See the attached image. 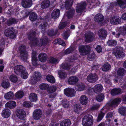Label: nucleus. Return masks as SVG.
Here are the masks:
<instances>
[{
	"mask_svg": "<svg viewBox=\"0 0 126 126\" xmlns=\"http://www.w3.org/2000/svg\"><path fill=\"white\" fill-rule=\"evenodd\" d=\"M48 41V38L47 37H43L40 39L36 38L33 41H31L30 44L32 46L36 45L41 47L46 45Z\"/></svg>",
	"mask_w": 126,
	"mask_h": 126,
	"instance_id": "f257e3e1",
	"label": "nucleus"
},
{
	"mask_svg": "<svg viewBox=\"0 0 126 126\" xmlns=\"http://www.w3.org/2000/svg\"><path fill=\"white\" fill-rule=\"evenodd\" d=\"M82 122L83 126H91L93 122V117L90 114L86 115L83 118Z\"/></svg>",
	"mask_w": 126,
	"mask_h": 126,
	"instance_id": "f03ea898",
	"label": "nucleus"
},
{
	"mask_svg": "<svg viewBox=\"0 0 126 126\" xmlns=\"http://www.w3.org/2000/svg\"><path fill=\"white\" fill-rule=\"evenodd\" d=\"M14 32V28L13 27H11L5 30L4 34L6 36L9 37L11 39H13L16 37Z\"/></svg>",
	"mask_w": 126,
	"mask_h": 126,
	"instance_id": "7ed1b4c3",
	"label": "nucleus"
},
{
	"mask_svg": "<svg viewBox=\"0 0 126 126\" xmlns=\"http://www.w3.org/2000/svg\"><path fill=\"white\" fill-rule=\"evenodd\" d=\"M85 41L87 42H90L92 41L95 38V35L92 32H89L85 34Z\"/></svg>",
	"mask_w": 126,
	"mask_h": 126,
	"instance_id": "20e7f679",
	"label": "nucleus"
},
{
	"mask_svg": "<svg viewBox=\"0 0 126 126\" xmlns=\"http://www.w3.org/2000/svg\"><path fill=\"white\" fill-rule=\"evenodd\" d=\"M64 94L67 96L72 97L74 96L75 94V91L72 88H67L64 90Z\"/></svg>",
	"mask_w": 126,
	"mask_h": 126,
	"instance_id": "39448f33",
	"label": "nucleus"
},
{
	"mask_svg": "<svg viewBox=\"0 0 126 126\" xmlns=\"http://www.w3.org/2000/svg\"><path fill=\"white\" fill-rule=\"evenodd\" d=\"M42 111L40 109H36L33 112V117L35 120H39L42 117Z\"/></svg>",
	"mask_w": 126,
	"mask_h": 126,
	"instance_id": "423d86ee",
	"label": "nucleus"
},
{
	"mask_svg": "<svg viewBox=\"0 0 126 126\" xmlns=\"http://www.w3.org/2000/svg\"><path fill=\"white\" fill-rule=\"evenodd\" d=\"M98 79V76L95 73H91L87 78V81L89 82L94 83L96 82Z\"/></svg>",
	"mask_w": 126,
	"mask_h": 126,
	"instance_id": "0eeeda50",
	"label": "nucleus"
},
{
	"mask_svg": "<svg viewBox=\"0 0 126 126\" xmlns=\"http://www.w3.org/2000/svg\"><path fill=\"white\" fill-rule=\"evenodd\" d=\"M86 4L85 2H82L78 4L76 8V11L78 13L83 12V10L86 7Z\"/></svg>",
	"mask_w": 126,
	"mask_h": 126,
	"instance_id": "6e6552de",
	"label": "nucleus"
},
{
	"mask_svg": "<svg viewBox=\"0 0 126 126\" xmlns=\"http://www.w3.org/2000/svg\"><path fill=\"white\" fill-rule=\"evenodd\" d=\"M25 70V68L22 66L17 65L15 66L14 68V71L15 73L19 75L21 73Z\"/></svg>",
	"mask_w": 126,
	"mask_h": 126,
	"instance_id": "1a4fd4ad",
	"label": "nucleus"
},
{
	"mask_svg": "<svg viewBox=\"0 0 126 126\" xmlns=\"http://www.w3.org/2000/svg\"><path fill=\"white\" fill-rule=\"evenodd\" d=\"M123 49L122 48L118 47L115 48L112 51V54L115 55H124Z\"/></svg>",
	"mask_w": 126,
	"mask_h": 126,
	"instance_id": "9d476101",
	"label": "nucleus"
},
{
	"mask_svg": "<svg viewBox=\"0 0 126 126\" xmlns=\"http://www.w3.org/2000/svg\"><path fill=\"white\" fill-rule=\"evenodd\" d=\"M32 4V0H22L21 2L22 5L25 8L30 7Z\"/></svg>",
	"mask_w": 126,
	"mask_h": 126,
	"instance_id": "9b49d317",
	"label": "nucleus"
},
{
	"mask_svg": "<svg viewBox=\"0 0 126 126\" xmlns=\"http://www.w3.org/2000/svg\"><path fill=\"white\" fill-rule=\"evenodd\" d=\"M16 114L17 117L20 119H23L25 117V112L24 111L21 109L17 110L16 111Z\"/></svg>",
	"mask_w": 126,
	"mask_h": 126,
	"instance_id": "f8f14e48",
	"label": "nucleus"
},
{
	"mask_svg": "<svg viewBox=\"0 0 126 126\" xmlns=\"http://www.w3.org/2000/svg\"><path fill=\"white\" fill-rule=\"evenodd\" d=\"M107 31L103 29H100L98 31V34L99 37L101 39H104L107 35Z\"/></svg>",
	"mask_w": 126,
	"mask_h": 126,
	"instance_id": "ddd939ff",
	"label": "nucleus"
},
{
	"mask_svg": "<svg viewBox=\"0 0 126 126\" xmlns=\"http://www.w3.org/2000/svg\"><path fill=\"white\" fill-rule=\"evenodd\" d=\"M79 79L76 76H72L70 77L68 80V83L71 85L75 84L78 81Z\"/></svg>",
	"mask_w": 126,
	"mask_h": 126,
	"instance_id": "4468645a",
	"label": "nucleus"
},
{
	"mask_svg": "<svg viewBox=\"0 0 126 126\" xmlns=\"http://www.w3.org/2000/svg\"><path fill=\"white\" fill-rule=\"evenodd\" d=\"M120 18L115 16L111 17L110 20V23L113 24H117L120 23Z\"/></svg>",
	"mask_w": 126,
	"mask_h": 126,
	"instance_id": "2eb2a0df",
	"label": "nucleus"
},
{
	"mask_svg": "<svg viewBox=\"0 0 126 126\" xmlns=\"http://www.w3.org/2000/svg\"><path fill=\"white\" fill-rule=\"evenodd\" d=\"M103 87L100 84H97L94 87L93 91L95 93H97L101 92L103 90Z\"/></svg>",
	"mask_w": 126,
	"mask_h": 126,
	"instance_id": "dca6fc26",
	"label": "nucleus"
},
{
	"mask_svg": "<svg viewBox=\"0 0 126 126\" xmlns=\"http://www.w3.org/2000/svg\"><path fill=\"white\" fill-rule=\"evenodd\" d=\"M121 100V99L120 98H117L114 99L111 102L110 106L112 107L117 106Z\"/></svg>",
	"mask_w": 126,
	"mask_h": 126,
	"instance_id": "f3484780",
	"label": "nucleus"
},
{
	"mask_svg": "<svg viewBox=\"0 0 126 126\" xmlns=\"http://www.w3.org/2000/svg\"><path fill=\"white\" fill-rule=\"evenodd\" d=\"M80 103L84 105H86L87 103L88 99L87 97L85 95H82L80 97L79 99Z\"/></svg>",
	"mask_w": 126,
	"mask_h": 126,
	"instance_id": "a211bd4d",
	"label": "nucleus"
},
{
	"mask_svg": "<svg viewBox=\"0 0 126 126\" xmlns=\"http://www.w3.org/2000/svg\"><path fill=\"white\" fill-rule=\"evenodd\" d=\"M1 114L2 116L5 118H8L11 114L10 110L8 109H4L2 112Z\"/></svg>",
	"mask_w": 126,
	"mask_h": 126,
	"instance_id": "6ab92c4d",
	"label": "nucleus"
},
{
	"mask_svg": "<svg viewBox=\"0 0 126 126\" xmlns=\"http://www.w3.org/2000/svg\"><path fill=\"white\" fill-rule=\"evenodd\" d=\"M16 102L14 101H10L7 102L5 105V106L10 109L14 108L16 106Z\"/></svg>",
	"mask_w": 126,
	"mask_h": 126,
	"instance_id": "aec40b11",
	"label": "nucleus"
},
{
	"mask_svg": "<svg viewBox=\"0 0 126 126\" xmlns=\"http://www.w3.org/2000/svg\"><path fill=\"white\" fill-rule=\"evenodd\" d=\"M26 47L25 45H21L19 48V50L20 53L22 55H26L28 54V53L25 50Z\"/></svg>",
	"mask_w": 126,
	"mask_h": 126,
	"instance_id": "412c9836",
	"label": "nucleus"
},
{
	"mask_svg": "<svg viewBox=\"0 0 126 126\" xmlns=\"http://www.w3.org/2000/svg\"><path fill=\"white\" fill-rule=\"evenodd\" d=\"M60 10L59 9H54L51 14L52 18H56L58 17L60 14Z\"/></svg>",
	"mask_w": 126,
	"mask_h": 126,
	"instance_id": "4be33fe9",
	"label": "nucleus"
},
{
	"mask_svg": "<svg viewBox=\"0 0 126 126\" xmlns=\"http://www.w3.org/2000/svg\"><path fill=\"white\" fill-rule=\"evenodd\" d=\"M104 19L103 16L101 14H99L95 16L94 19L95 22H99L102 21Z\"/></svg>",
	"mask_w": 126,
	"mask_h": 126,
	"instance_id": "5701e85b",
	"label": "nucleus"
},
{
	"mask_svg": "<svg viewBox=\"0 0 126 126\" xmlns=\"http://www.w3.org/2000/svg\"><path fill=\"white\" fill-rule=\"evenodd\" d=\"M50 4V2L49 0H45L41 4V7L43 9H45L48 8Z\"/></svg>",
	"mask_w": 126,
	"mask_h": 126,
	"instance_id": "b1692460",
	"label": "nucleus"
},
{
	"mask_svg": "<svg viewBox=\"0 0 126 126\" xmlns=\"http://www.w3.org/2000/svg\"><path fill=\"white\" fill-rule=\"evenodd\" d=\"M32 63L34 66H37L39 64L38 60L36 56H32Z\"/></svg>",
	"mask_w": 126,
	"mask_h": 126,
	"instance_id": "393cba45",
	"label": "nucleus"
},
{
	"mask_svg": "<svg viewBox=\"0 0 126 126\" xmlns=\"http://www.w3.org/2000/svg\"><path fill=\"white\" fill-rule=\"evenodd\" d=\"M121 90L120 88H115L112 89L110 93L112 95H116L121 94Z\"/></svg>",
	"mask_w": 126,
	"mask_h": 126,
	"instance_id": "a878e982",
	"label": "nucleus"
},
{
	"mask_svg": "<svg viewBox=\"0 0 126 126\" xmlns=\"http://www.w3.org/2000/svg\"><path fill=\"white\" fill-rule=\"evenodd\" d=\"M73 3V0H66L65 2V6L67 9L71 8Z\"/></svg>",
	"mask_w": 126,
	"mask_h": 126,
	"instance_id": "bb28decb",
	"label": "nucleus"
},
{
	"mask_svg": "<svg viewBox=\"0 0 126 126\" xmlns=\"http://www.w3.org/2000/svg\"><path fill=\"white\" fill-rule=\"evenodd\" d=\"M117 1L121 8H123L126 7V0H117Z\"/></svg>",
	"mask_w": 126,
	"mask_h": 126,
	"instance_id": "cd10ccee",
	"label": "nucleus"
},
{
	"mask_svg": "<svg viewBox=\"0 0 126 126\" xmlns=\"http://www.w3.org/2000/svg\"><path fill=\"white\" fill-rule=\"evenodd\" d=\"M37 95L34 93H32L30 94L29 96V98L32 102H36L37 100Z\"/></svg>",
	"mask_w": 126,
	"mask_h": 126,
	"instance_id": "c85d7f7f",
	"label": "nucleus"
},
{
	"mask_svg": "<svg viewBox=\"0 0 126 126\" xmlns=\"http://www.w3.org/2000/svg\"><path fill=\"white\" fill-rule=\"evenodd\" d=\"M36 35V33L35 31H32L28 35V38L31 41V42L33 41L36 38L35 37Z\"/></svg>",
	"mask_w": 126,
	"mask_h": 126,
	"instance_id": "c756f323",
	"label": "nucleus"
},
{
	"mask_svg": "<svg viewBox=\"0 0 126 126\" xmlns=\"http://www.w3.org/2000/svg\"><path fill=\"white\" fill-rule=\"evenodd\" d=\"M14 96L13 93L12 92H10L6 93L4 95V97L6 99H12Z\"/></svg>",
	"mask_w": 126,
	"mask_h": 126,
	"instance_id": "7c9ffc66",
	"label": "nucleus"
},
{
	"mask_svg": "<svg viewBox=\"0 0 126 126\" xmlns=\"http://www.w3.org/2000/svg\"><path fill=\"white\" fill-rule=\"evenodd\" d=\"M89 48L87 46H81L79 48V52L81 53H85L89 50Z\"/></svg>",
	"mask_w": 126,
	"mask_h": 126,
	"instance_id": "2f4dec72",
	"label": "nucleus"
},
{
	"mask_svg": "<svg viewBox=\"0 0 126 126\" xmlns=\"http://www.w3.org/2000/svg\"><path fill=\"white\" fill-rule=\"evenodd\" d=\"M57 89V87L55 86L52 85L49 87L47 89V92L49 93H52L55 92Z\"/></svg>",
	"mask_w": 126,
	"mask_h": 126,
	"instance_id": "473e14b6",
	"label": "nucleus"
},
{
	"mask_svg": "<svg viewBox=\"0 0 126 126\" xmlns=\"http://www.w3.org/2000/svg\"><path fill=\"white\" fill-rule=\"evenodd\" d=\"M70 66L71 65L69 64L63 63L61 65L60 67L62 69L67 70L70 69Z\"/></svg>",
	"mask_w": 126,
	"mask_h": 126,
	"instance_id": "72a5a7b5",
	"label": "nucleus"
},
{
	"mask_svg": "<svg viewBox=\"0 0 126 126\" xmlns=\"http://www.w3.org/2000/svg\"><path fill=\"white\" fill-rule=\"evenodd\" d=\"M75 12V10L72 9L66 13L65 15H66L68 18H70L73 17L74 14Z\"/></svg>",
	"mask_w": 126,
	"mask_h": 126,
	"instance_id": "f704fd0d",
	"label": "nucleus"
},
{
	"mask_svg": "<svg viewBox=\"0 0 126 126\" xmlns=\"http://www.w3.org/2000/svg\"><path fill=\"white\" fill-rule=\"evenodd\" d=\"M17 23V21L15 19L13 18H10L6 22V24L8 26H10L13 24Z\"/></svg>",
	"mask_w": 126,
	"mask_h": 126,
	"instance_id": "c9c22d12",
	"label": "nucleus"
},
{
	"mask_svg": "<svg viewBox=\"0 0 126 126\" xmlns=\"http://www.w3.org/2000/svg\"><path fill=\"white\" fill-rule=\"evenodd\" d=\"M71 123L69 119H66L60 123L61 126H69L70 125Z\"/></svg>",
	"mask_w": 126,
	"mask_h": 126,
	"instance_id": "e433bc0d",
	"label": "nucleus"
},
{
	"mask_svg": "<svg viewBox=\"0 0 126 126\" xmlns=\"http://www.w3.org/2000/svg\"><path fill=\"white\" fill-rule=\"evenodd\" d=\"M126 71L123 68H120L117 70V73L118 75L120 76H123L126 73Z\"/></svg>",
	"mask_w": 126,
	"mask_h": 126,
	"instance_id": "4c0bfd02",
	"label": "nucleus"
},
{
	"mask_svg": "<svg viewBox=\"0 0 126 126\" xmlns=\"http://www.w3.org/2000/svg\"><path fill=\"white\" fill-rule=\"evenodd\" d=\"M74 49L72 47H70L64 51L62 53H61L60 54L67 55L71 53L73 51Z\"/></svg>",
	"mask_w": 126,
	"mask_h": 126,
	"instance_id": "58836bf2",
	"label": "nucleus"
},
{
	"mask_svg": "<svg viewBox=\"0 0 126 126\" xmlns=\"http://www.w3.org/2000/svg\"><path fill=\"white\" fill-rule=\"evenodd\" d=\"M47 80L50 82L54 83L55 81V79L53 77L50 75H48L46 77Z\"/></svg>",
	"mask_w": 126,
	"mask_h": 126,
	"instance_id": "ea45409f",
	"label": "nucleus"
},
{
	"mask_svg": "<svg viewBox=\"0 0 126 126\" xmlns=\"http://www.w3.org/2000/svg\"><path fill=\"white\" fill-rule=\"evenodd\" d=\"M30 19L32 21H35L37 18V15L35 13H32L29 16Z\"/></svg>",
	"mask_w": 126,
	"mask_h": 126,
	"instance_id": "a19ab883",
	"label": "nucleus"
},
{
	"mask_svg": "<svg viewBox=\"0 0 126 126\" xmlns=\"http://www.w3.org/2000/svg\"><path fill=\"white\" fill-rule=\"evenodd\" d=\"M119 112L122 115H126V107H121L119 109Z\"/></svg>",
	"mask_w": 126,
	"mask_h": 126,
	"instance_id": "79ce46f5",
	"label": "nucleus"
},
{
	"mask_svg": "<svg viewBox=\"0 0 126 126\" xmlns=\"http://www.w3.org/2000/svg\"><path fill=\"white\" fill-rule=\"evenodd\" d=\"M107 44L108 46H116L117 44V42L114 40H108Z\"/></svg>",
	"mask_w": 126,
	"mask_h": 126,
	"instance_id": "37998d69",
	"label": "nucleus"
},
{
	"mask_svg": "<svg viewBox=\"0 0 126 126\" xmlns=\"http://www.w3.org/2000/svg\"><path fill=\"white\" fill-rule=\"evenodd\" d=\"M110 65L108 63H106L102 67V69L104 71H106L110 70Z\"/></svg>",
	"mask_w": 126,
	"mask_h": 126,
	"instance_id": "c03bdc74",
	"label": "nucleus"
},
{
	"mask_svg": "<svg viewBox=\"0 0 126 126\" xmlns=\"http://www.w3.org/2000/svg\"><path fill=\"white\" fill-rule=\"evenodd\" d=\"M104 96L102 94H100L97 95L96 97V100L98 102L102 101L104 99Z\"/></svg>",
	"mask_w": 126,
	"mask_h": 126,
	"instance_id": "a18cd8bd",
	"label": "nucleus"
},
{
	"mask_svg": "<svg viewBox=\"0 0 126 126\" xmlns=\"http://www.w3.org/2000/svg\"><path fill=\"white\" fill-rule=\"evenodd\" d=\"M84 85L82 83L78 84L76 86L77 90L79 91H82L84 90Z\"/></svg>",
	"mask_w": 126,
	"mask_h": 126,
	"instance_id": "49530a36",
	"label": "nucleus"
},
{
	"mask_svg": "<svg viewBox=\"0 0 126 126\" xmlns=\"http://www.w3.org/2000/svg\"><path fill=\"white\" fill-rule=\"evenodd\" d=\"M49 87V85L48 84L44 83L41 84L39 86L40 89L42 90H47Z\"/></svg>",
	"mask_w": 126,
	"mask_h": 126,
	"instance_id": "de8ad7c7",
	"label": "nucleus"
},
{
	"mask_svg": "<svg viewBox=\"0 0 126 126\" xmlns=\"http://www.w3.org/2000/svg\"><path fill=\"white\" fill-rule=\"evenodd\" d=\"M58 74L59 75V77L60 78L64 79L67 76L66 73L60 70L58 72Z\"/></svg>",
	"mask_w": 126,
	"mask_h": 126,
	"instance_id": "09e8293b",
	"label": "nucleus"
},
{
	"mask_svg": "<svg viewBox=\"0 0 126 126\" xmlns=\"http://www.w3.org/2000/svg\"><path fill=\"white\" fill-rule=\"evenodd\" d=\"M55 42L56 43H58L59 44L63 46H64L65 45V42L60 38L56 39L55 41Z\"/></svg>",
	"mask_w": 126,
	"mask_h": 126,
	"instance_id": "8fccbe9b",
	"label": "nucleus"
},
{
	"mask_svg": "<svg viewBox=\"0 0 126 126\" xmlns=\"http://www.w3.org/2000/svg\"><path fill=\"white\" fill-rule=\"evenodd\" d=\"M9 78L10 80L13 82L15 83L18 80L17 77L16 75H11L10 76Z\"/></svg>",
	"mask_w": 126,
	"mask_h": 126,
	"instance_id": "3c124183",
	"label": "nucleus"
},
{
	"mask_svg": "<svg viewBox=\"0 0 126 126\" xmlns=\"http://www.w3.org/2000/svg\"><path fill=\"white\" fill-rule=\"evenodd\" d=\"M2 85L4 88H7L10 86V83L9 81L8 80H6L3 81L2 83Z\"/></svg>",
	"mask_w": 126,
	"mask_h": 126,
	"instance_id": "603ef678",
	"label": "nucleus"
},
{
	"mask_svg": "<svg viewBox=\"0 0 126 126\" xmlns=\"http://www.w3.org/2000/svg\"><path fill=\"white\" fill-rule=\"evenodd\" d=\"M56 33L57 32H54L53 29L48 30L47 32L48 35L50 36H54Z\"/></svg>",
	"mask_w": 126,
	"mask_h": 126,
	"instance_id": "864d4df0",
	"label": "nucleus"
},
{
	"mask_svg": "<svg viewBox=\"0 0 126 126\" xmlns=\"http://www.w3.org/2000/svg\"><path fill=\"white\" fill-rule=\"evenodd\" d=\"M24 95V93L22 91H19L16 93L15 96L18 98H21Z\"/></svg>",
	"mask_w": 126,
	"mask_h": 126,
	"instance_id": "5fc2aeb1",
	"label": "nucleus"
},
{
	"mask_svg": "<svg viewBox=\"0 0 126 126\" xmlns=\"http://www.w3.org/2000/svg\"><path fill=\"white\" fill-rule=\"evenodd\" d=\"M59 59H56L53 57H51L49 59V61L50 63H57L59 61Z\"/></svg>",
	"mask_w": 126,
	"mask_h": 126,
	"instance_id": "6e6d98bb",
	"label": "nucleus"
},
{
	"mask_svg": "<svg viewBox=\"0 0 126 126\" xmlns=\"http://www.w3.org/2000/svg\"><path fill=\"white\" fill-rule=\"evenodd\" d=\"M46 26L47 23L46 22H44L43 24H42L39 25V27L42 30V31H43V33L44 32L45 30L46 29Z\"/></svg>",
	"mask_w": 126,
	"mask_h": 126,
	"instance_id": "4d7b16f0",
	"label": "nucleus"
},
{
	"mask_svg": "<svg viewBox=\"0 0 126 126\" xmlns=\"http://www.w3.org/2000/svg\"><path fill=\"white\" fill-rule=\"evenodd\" d=\"M39 58L40 61L44 62L46 61L47 57V56H39Z\"/></svg>",
	"mask_w": 126,
	"mask_h": 126,
	"instance_id": "13d9d810",
	"label": "nucleus"
},
{
	"mask_svg": "<svg viewBox=\"0 0 126 126\" xmlns=\"http://www.w3.org/2000/svg\"><path fill=\"white\" fill-rule=\"evenodd\" d=\"M62 104L63 107L66 108H67L69 105V102L66 100H62Z\"/></svg>",
	"mask_w": 126,
	"mask_h": 126,
	"instance_id": "bf43d9fd",
	"label": "nucleus"
},
{
	"mask_svg": "<svg viewBox=\"0 0 126 126\" xmlns=\"http://www.w3.org/2000/svg\"><path fill=\"white\" fill-rule=\"evenodd\" d=\"M105 115V113L101 112L98 115L97 121L98 122H99L103 118Z\"/></svg>",
	"mask_w": 126,
	"mask_h": 126,
	"instance_id": "052dcab7",
	"label": "nucleus"
},
{
	"mask_svg": "<svg viewBox=\"0 0 126 126\" xmlns=\"http://www.w3.org/2000/svg\"><path fill=\"white\" fill-rule=\"evenodd\" d=\"M21 77L24 79H26L28 76V73L25 71V70L21 74L19 75Z\"/></svg>",
	"mask_w": 126,
	"mask_h": 126,
	"instance_id": "680f3d73",
	"label": "nucleus"
},
{
	"mask_svg": "<svg viewBox=\"0 0 126 126\" xmlns=\"http://www.w3.org/2000/svg\"><path fill=\"white\" fill-rule=\"evenodd\" d=\"M33 76L36 79H37L38 80H40L41 77L40 73L37 72H35Z\"/></svg>",
	"mask_w": 126,
	"mask_h": 126,
	"instance_id": "e2e57ef3",
	"label": "nucleus"
},
{
	"mask_svg": "<svg viewBox=\"0 0 126 126\" xmlns=\"http://www.w3.org/2000/svg\"><path fill=\"white\" fill-rule=\"evenodd\" d=\"M66 24L67 23L65 22L60 23L58 27L59 29H63L66 26Z\"/></svg>",
	"mask_w": 126,
	"mask_h": 126,
	"instance_id": "0e129e2a",
	"label": "nucleus"
},
{
	"mask_svg": "<svg viewBox=\"0 0 126 126\" xmlns=\"http://www.w3.org/2000/svg\"><path fill=\"white\" fill-rule=\"evenodd\" d=\"M38 80L33 76L31 78L30 80L32 84H35Z\"/></svg>",
	"mask_w": 126,
	"mask_h": 126,
	"instance_id": "69168bd1",
	"label": "nucleus"
},
{
	"mask_svg": "<svg viewBox=\"0 0 126 126\" xmlns=\"http://www.w3.org/2000/svg\"><path fill=\"white\" fill-rule=\"evenodd\" d=\"M99 107V105L98 104H95L91 107V109L93 110H96L98 109Z\"/></svg>",
	"mask_w": 126,
	"mask_h": 126,
	"instance_id": "338daca9",
	"label": "nucleus"
},
{
	"mask_svg": "<svg viewBox=\"0 0 126 126\" xmlns=\"http://www.w3.org/2000/svg\"><path fill=\"white\" fill-rule=\"evenodd\" d=\"M30 102L26 101L25 102L23 103V106L26 107H31Z\"/></svg>",
	"mask_w": 126,
	"mask_h": 126,
	"instance_id": "774afa93",
	"label": "nucleus"
}]
</instances>
